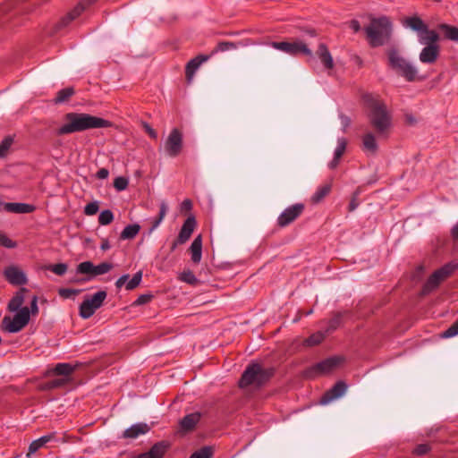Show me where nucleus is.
<instances>
[{"label": "nucleus", "mask_w": 458, "mask_h": 458, "mask_svg": "<svg viewBox=\"0 0 458 458\" xmlns=\"http://www.w3.org/2000/svg\"><path fill=\"white\" fill-rule=\"evenodd\" d=\"M114 220V215L111 210L106 209L103 210L98 216V223L101 225H107L112 223Z\"/></svg>", "instance_id": "79ce46f5"}, {"label": "nucleus", "mask_w": 458, "mask_h": 458, "mask_svg": "<svg viewBox=\"0 0 458 458\" xmlns=\"http://www.w3.org/2000/svg\"><path fill=\"white\" fill-rule=\"evenodd\" d=\"M167 445L164 442L155 444L148 452L150 458H162L166 451Z\"/></svg>", "instance_id": "2f4dec72"}, {"label": "nucleus", "mask_w": 458, "mask_h": 458, "mask_svg": "<svg viewBox=\"0 0 458 458\" xmlns=\"http://www.w3.org/2000/svg\"><path fill=\"white\" fill-rule=\"evenodd\" d=\"M28 292V290L24 287H21L14 296L11 299L8 303V310L12 312L19 311L21 309V305L24 302V293Z\"/></svg>", "instance_id": "393cba45"}, {"label": "nucleus", "mask_w": 458, "mask_h": 458, "mask_svg": "<svg viewBox=\"0 0 458 458\" xmlns=\"http://www.w3.org/2000/svg\"><path fill=\"white\" fill-rule=\"evenodd\" d=\"M363 101L372 127L379 135L386 134L391 126V115L386 105L371 94H365Z\"/></svg>", "instance_id": "f03ea898"}, {"label": "nucleus", "mask_w": 458, "mask_h": 458, "mask_svg": "<svg viewBox=\"0 0 458 458\" xmlns=\"http://www.w3.org/2000/svg\"><path fill=\"white\" fill-rule=\"evenodd\" d=\"M190 252L191 260L195 264H199L202 258V238L198 235L191 244Z\"/></svg>", "instance_id": "5701e85b"}, {"label": "nucleus", "mask_w": 458, "mask_h": 458, "mask_svg": "<svg viewBox=\"0 0 458 458\" xmlns=\"http://www.w3.org/2000/svg\"><path fill=\"white\" fill-rule=\"evenodd\" d=\"M404 25L418 33L419 42L421 45L437 44L439 35L433 30H428L427 24L418 16L409 17Z\"/></svg>", "instance_id": "423d86ee"}, {"label": "nucleus", "mask_w": 458, "mask_h": 458, "mask_svg": "<svg viewBox=\"0 0 458 458\" xmlns=\"http://www.w3.org/2000/svg\"><path fill=\"white\" fill-rule=\"evenodd\" d=\"M149 300H150V296H148V295H140L137 299L136 302L138 304H144V303L148 302Z\"/></svg>", "instance_id": "e2e57ef3"}, {"label": "nucleus", "mask_w": 458, "mask_h": 458, "mask_svg": "<svg viewBox=\"0 0 458 458\" xmlns=\"http://www.w3.org/2000/svg\"><path fill=\"white\" fill-rule=\"evenodd\" d=\"M363 146L366 150H368L371 153L376 152V150L377 148V145L376 138L372 133L369 132L364 135Z\"/></svg>", "instance_id": "f704fd0d"}, {"label": "nucleus", "mask_w": 458, "mask_h": 458, "mask_svg": "<svg viewBox=\"0 0 458 458\" xmlns=\"http://www.w3.org/2000/svg\"><path fill=\"white\" fill-rule=\"evenodd\" d=\"M77 293L76 290L69 289V288H60L58 290V294L63 298H71L72 296Z\"/></svg>", "instance_id": "864d4df0"}, {"label": "nucleus", "mask_w": 458, "mask_h": 458, "mask_svg": "<svg viewBox=\"0 0 458 458\" xmlns=\"http://www.w3.org/2000/svg\"><path fill=\"white\" fill-rule=\"evenodd\" d=\"M140 226L138 224H132L125 226L120 234L123 240L133 239L140 232Z\"/></svg>", "instance_id": "c756f323"}, {"label": "nucleus", "mask_w": 458, "mask_h": 458, "mask_svg": "<svg viewBox=\"0 0 458 458\" xmlns=\"http://www.w3.org/2000/svg\"><path fill=\"white\" fill-rule=\"evenodd\" d=\"M150 430V427L147 423H136L127 428L123 437L124 438L135 439L138 437L148 433Z\"/></svg>", "instance_id": "412c9836"}, {"label": "nucleus", "mask_w": 458, "mask_h": 458, "mask_svg": "<svg viewBox=\"0 0 458 458\" xmlns=\"http://www.w3.org/2000/svg\"><path fill=\"white\" fill-rule=\"evenodd\" d=\"M340 119L344 129L347 128L351 124V119L348 116L342 114Z\"/></svg>", "instance_id": "680f3d73"}, {"label": "nucleus", "mask_w": 458, "mask_h": 458, "mask_svg": "<svg viewBox=\"0 0 458 458\" xmlns=\"http://www.w3.org/2000/svg\"><path fill=\"white\" fill-rule=\"evenodd\" d=\"M4 276L13 285H24L28 283L26 273L18 266L11 265L4 268Z\"/></svg>", "instance_id": "ddd939ff"}, {"label": "nucleus", "mask_w": 458, "mask_h": 458, "mask_svg": "<svg viewBox=\"0 0 458 458\" xmlns=\"http://www.w3.org/2000/svg\"><path fill=\"white\" fill-rule=\"evenodd\" d=\"M430 450V446L428 444L418 445L414 449V454L417 455H424Z\"/></svg>", "instance_id": "603ef678"}, {"label": "nucleus", "mask_w": 458, "mask_h": 458, "mask_svg": "<svg viewBox=\"0 0 458 458\" xmlns=\"http://www.w3.org/2000/svg\"><path fill=\"white\" fill-rule=\"evenodd\" d=\"M210 58L209 55H199L190 60L185 68L186 78L188 81H191L195 72L199 66Z\"/></svg>", "instance_id": "a211bd4d"}, {"label": "nucleus", "mask_w": 458, "mask_h": 458, "mask_svg": "<svg viewBox=\"0 0 458 458\" xmlns=\"http://www.w3.org/2000/svg\"><path fill=\"white\" fill-rule=\"evenodd\" d=\"M111 122L86 113L71 112L64 115V123L57 130L58 135L72 134L90 129L108 128Z\"/></svg>", "instance_id": "f257e3e1"}, {"label": "nucleus", "mask_w": 458, "mask_h": 458, "mask_svg": "<svg viewBox=\"0 0 458 458\" xmlns=\"http://www.w3.org/2000/svg\"><path fill=\"white\" fill-rule=\"evenodd\" d=\"M62 384L63 381L61 379H55L50 383L51 387H57L60 386Z\"/></svg>", "instance_id": "338daca9"}, {"label": "nucleus", "mask_w": 458, "mask_h": 458, "mask_svg": "<svg viewBox=\"0 0 458 458\" xmlns=\"http://www.w3.org/2000/svg\"><path fill=\"white\" fill-rule=\"evenodd\" d=\"M332 189L331 182H326L319 187H318L317 191L313 194L311 199L314 203L320 202L326 196L329 194Z\"/></svg>", "instance_id": "bb28decb"}, {"label": "nucleus", "mask_w": 458, "mask_h": 458, "mask_svg": "<svg viewBox=\"0 0 458 458\" xmlns=\"http://www.w3.org/2000/svg\"><path fill=\"white\" fill-rule=\"evenodd\" d=\"M114 186L118 191H123L128 186V180L124 177H117L114 181Z\"/></svg>", "instance_id": "8fccbe9b"}, {"label": "nucleus", "mask_w": 458, "mask_h": 458, "mask_svg": "<svg viewBox=\"0 0 458 458\" xmlns=\"http://www.w3.org/2000/svg\"><path fill=\"white\" fill-rule=\"evenodd\" d=\"M113 268V265L111 263L103 262L98 266L94 265L93 268V276H100L108 273Z\"/></svg>", "instance_id": "ea45409f"}, {"label": "nucleus", "mask_w": 458, "mask_h": 458, "mask_svg": "<svg viewBox=\"0 0 458 458\" xmlns=\"http://www.w3.org/2000/svg\"><path fill=\"white\" fill-rule=\"evenodd\" d=\"M30 310V315H37L38 313V297L37 296H33L32 297V300L30 301V309H29Z\"/></svg>", "instance_id": "5fc2aeb1"}, {"label": "nucleus", "mask_w": 458, "mask_h": 458, "mask_svg": "<svg viewBox=\"0 0 458 458\" xmlns=\"http://www.w3.org/2000/svg\"><path fill=\"white\" fill-rule=\"evenodd\" d=\"M326 334L327 333H324V332H321V331H318V332L312 334L307 339H305L304 344L307 345V346L317 345V344H320L325 339Z\"/></svg>", "instance_id": "c9c22d12"}, {"label": "nucleus", "mask_w": 458, "mask_h": 458, "mask_svg": "<svg viewBox=\"0 0 458 458\" xmlns=\"http://www.w3.org/2000/svg\"><path fill=\"white\" fill-rule=\"evenodd\" d=\"M98 209H99L98 202V201H93V202L88 203L85 206L84 213L87 216H93V215L97 214Z\"/></svg>", "instance_id": "49530a36"}, {"label": "nucleus", "mask_w": 458, "mask_h": 458, "mask_svg": "<svg viewBox=\"0 0 458 458\" xmlns=\"http://www.w3.org/2000/svg\"><path fill=\"white\" fill-rule=\"evenodd\" d=\"M238 45L234 42L222 41L219 42L216 47L211 51L210 57L218 52H225L236 49Z\"/></svg>", "instance_id": "72a5a7b5"}, {"label": "nucleus", "mask_w": 458, "mask_h": 458, "mask_svg": "<svg viewBox=\"0 0 458 458\" xmlns=\"http://www.w3.org/2000/svg\"><path fill=\"white\" fill-rule=\"evenodd\" d=\"M342 315L336 314L333 318H331L328 322V327L326 333H329L331 331L335 330L341 324Z\"/></svg>", "instance_id": "a18cd8bd"}, {"label": "nucleus", "mask_w": 458, "mask_h": 458, "mask_svg": "<svg viewBox=\"0 0 458 458\" xmlns=\"http://www.w3.org/2000/svg\"><path fill=\"white\" fill-rule=\"evenodd\" d=\"M48 269L51 270L55 275L63 276L67 271V265L64 263H59V264L50 266L48 267Z\"/></svg>", "instance_id": "de8ad7c7"}, {"label": "nucleus", "mask_w": 458, "mask_h": 458, "mask_svg": "<svg viewBox=\"0 0 458 458\" xmlns=\"http://www.w3.org/2000/svg\"><path fill=\"white\" fill-rule=\"evenodd\" d=\"M365 31L372 47L382 46L390 37L391 23L386 17L373 19Z\"/></svg>", "instance_id": "7ed1b4c3"}, {"label": "nucleus", "mask_w": 458, "mask_h": 458, "mask_svg": "<svg viewBox=\"0 0 458 458\" xmlns=\"http://www.w3.org/2000/svg\"><path fill=\"white\" fill-rule=\"evenodd\" d=\"M192 208V202L191 199H186L181 204L182 211H190Z\"/></svg>", "instance_id": "4d7b16f0"}, {"label": "nucleus", "mask_w": 458, "mask_h": 458, "mask_svg": "<svg viewBox=\"0 0 458 458\" xmlns=\"http://www.w3.org/2000/svg\"><path fill=\"white\" fill-rule=\"evenodd\" d=\"M144 128H145V131L146 132H148V134L152 138V139H157V131L150 126L148 125V123H145L144 124Z\"/></svg>", "instance_id": "13d9d810"}, {"label": "nucleus", "mask_w": 458, "mask_h": 458, "mask_svg": "<svg viewBox=\"0 0 458 458\" xmlns=\"http://www.w3.org/2000/svg\"><path fill=\"white\" fill-rule=\"evenodd\" d=\"M179 279L184 283H187L191 285H195L198 284V279L195 276V275L191 270H185L183 271L180 276Z\"/></svg>", "instance_id": "58836bf2"}, {"label": "nucleus", "mask_w": 458, "mask_h": 458, "mask_svg": "<svg viewBox=\"0 0 458 458\" xmlns=\"http://www.w3.org/2000/svg\"><path fill=\"white\" fill-rule=\"evenodd\" d=\"M2 208L6 212L14 214H29L35 210L33 205L18 202H3Z\"/></svg>", "instance_id": "6ab92c4d"}, {"label": "nucleus", "mask_w": 458, "mask_h": 458, "mask_svg": "<svg viewBox=\"0 0 458 458\" xmlns=\"http://www.w3.org/2000/svg\"><path fill=\"white\" fill-rule=\"evenodd\" d=\"M196 227V220L193 216H189L183 223L179 234V242L185 243L190 238L191 233H193Z\"/></svg>", "instance_id": "aec40b11"}, {"label": "nucleus", "mask_w": 458, "mask_h": 458, "mask_svg": "<svg viewBox=\"0 0 458 458\" xmlns=\"http://www.w3.org/2000/svg\"><path fill=\"white\" fill-rule=\"evenodd\" d=\"M389 65L397 73L408 81H413L418 78V69L411 63L403 57L396 49L388 52Z\"/></svg>", "instance_id": "20e7f679"}, {"label": "nucleus", "mask_w": 458, "mask_h": 458, "mask_svg": "<svg viewBox=\"0 0 458 458\" xmlns=\"http://www.w3.org/2000/svg\"><path fill=\"white\" fill-rule=\"evenodd\" d=\"M347 390V385L344 381H338L332 388L327 391L321 397L319 403L326 405L342 397Z\"/></svg>", "instance_id": "dca6fc26"}, {"label": "nucleus", "mask_w": 458, "mask_h": 458, "mask_svg": "<svg viewBox=\"0 0 458 458\" xmlns=\"http://www.w3.org/2000/svg\"><path fill=\"white\" fill-rule=\"evenodd\" d=\"M451 234L454 240H458V223L452 228Z\"/></svg>", "instance_id": "0e129e2a"}, {"label": "nucleus", "mask_w": 458, "mask_h": 458, "mask_svg": "<svg viewBox=\"0 0 458 458\" xmlns=\"http://www.w3.org/2000/svg\"><path fill=\"white\" fill-rule=\"evenodd\" d=\"M269 45L275 49L282 51L291 55H296L300 53L309 56L312 55L311 50L302 41L271 42Z\"/></svg>", "instance_id": "9d476101"}, {"label": "nucleus", "mask_w": 458, "mask_h": 458, "mask_svg": "<svg viewBox=\"0 0 458 458\" xmlns=\"http://www.w3.org/2000/svg\"><path fill=\"white\" fill-rule=\"evenodd\" d=\"M109 172L106 168H101L97 172V177L98 179H106L108 177Z\"/></svg>", "instance_id": "bf43d9fd"}, {"label": "nucleus", "mask_w": 458, "mask_h": 458, "mask_svg": "<svg viewBox=\"0 0 458 458\" xmlns=\"http://www.w3.org/2000/svg\"><path fill=\"white\" fill-rule=\"evenodd\" d=\"M271 374L269 370L264 369L259 364H250L242 375L239 386L242 388L250 386H259L271 377Z\"/></svg>", "instance_id": "39448f33"}, {"label": "nucleus", "mask_w": 458, "mask_h": 458, "mask_svg": "<svg viewBox=\"0 0 458 458\" xmlns=\"http://www.w3.org/2000/svg\"><path fill=\"white\" fill-rule=\"evenodd\" d=\"M129 279V275H123L121 277H119L115 283V286L117 288L123 287L124 284L126 285Z\"/></svg>", "instance_id": "6e6d98bb"}, {"label": "nucleus", "mask_w": 458, "mask_h": 458, "mask_svg": "<svg viewBox=\"0 0 458 458\" xmlns=\"http://www.w3.org/2000/svg\"><path fill=\"white\" fill-rule=\"evenodd\" d=\"M439 30L444 32V36L445 38L458 42V28L454 26H451L445 23H442L438 26Z\"/></svg>", "instance_id": "cd10ccee"}, {"label": "nucleus", "mask_w": 458, "mask_h": 458, "mask_svg": "<svg viewBox=\"0 0 458 458\" xmlns=\"http://www.w3.org/2000/svg\"><path fill=\"white\" fill-rule=\"evenodd\" d=\"M182 148V132L174 128L169 133L165 142V153L171 157H177Z\"/></svg>", "instance_id": "9b49d317"}, {"label": "nucleus", "mask_w": 458, "mask_h": 458, "mask_svg": "<svg viewBox=\"0 0 458 458\" xmlns=\"http://www.w3.org/2000/svg\"><path fill=\"white\" fill-rule=\"evenodd\" d=\"M30 322V310L28 307L21 308L13 318L4 317L3 318V328L8 333H18L22 330Z\"/></svg>", "instance_id": "0eeeda50"}, {"label": "nucleus", "mask_w": 458, "mask_h": 458, "mask_svg": "<svg viewBox=\"0 0 458 458\" xmlns=\"http://www.w3.org/2000/svg\"><path fill=\"white\" fill-rule=\"evenodd\" d=\"M94 264L90 261H84L78 265L77 272L79 274L93 276Z\"/></svg>", "instance_id": "a19ab883"}, {"label": "nucleus", "mask_w": 458, "mask_h": 458, "mask_svg": "<svg viewBox=\"0 0 458 458\" xmlns=\"http://www.w3.org/2000/svg\"><path fill=\"white\" fill-rule=\"evenodd\" d=\"M304 208L302 203H296L286 208L278 216L277 225L280 227L287 226L302 214Z\"/></svg>", "instance_id": "f8f14e48"}, {"label": "nucleus", "mask_w": 458, "mask_h": 458, "mask_svg": "<svg viewBox=\"0 0 458 458\" xmlns=\"http://www.w3.org/2000/svg\"><path fill=\"white\" fill-rule=\"evenodd\" d=\"M167 211H168L167 203L165 200L161 201L158 216L153 220L152 226L149 229V233H151L153 231H155L160 225V224L164 220L165 216H166Z\"/></svg>", "instance_id": "c85d7f7f"}, {"label": "nucleus", "mask_w": 458, "mask_h": 458, "mask_svg": "<svg viewBox=\"0 0 458 458\" xmlns=\"http://www.w3.org/2000/svg\"><path fill=\"white\" fill-rule=\"evenodd\" d=\"M213 455V448L211 446H204L194 452L190 458H211Z\"/></svg>", "instance_id": "4c0bfd02"}, {"label": "nucleus", "mask_w": 458, "mask_h": 458, "mask_svg": "<svg viewBox=\"0 0 458 458\" xmlns=\"http://www.w3.org/2000/svg\"><path fill=\"white\" fill-rule=\"evenodd\" d=\"M0 244L5 248H15L16 242L12 241L5 233L0 232Z\"/></svg>", "instance_id": "09e8293b"}, {"label": "nucleus", "mask_w": 458, "mask_h": 458, "mask_svg": "<svg viewBox=\"0 0 458 458\" xmlns=\"http://www.w3.org/2000/svg\"><path fill=\"white\" fill-rule=\"evenodd\" d=\"M95 0H85L79 3L70 13H68L61 21L56 24V30H60L67 27L70 22L78 18L85 9L89 6Z\"/></svg>", "instance_id": "4468645a"}, {"label": "nucleus", "mask_w": 458, "mask_h": 458, "mask_svg": "<svg viewBox=\"0 0 458 458\" xmlns=\"http://www.w3.org/2000/svg\"><path fill=\"white\" fill-rule=\"evenodd\" d=\"M13 140L11 138H5L0 144V157H4L9 148L11 147Z\"/></svg>", "instance_id": "3c124183"}, {"label": "nucleus", "mask_w": 458, "mask_h": 458, "mask_svg": "<svg viewBox=\"0 0 458 458\" xmlns=\"http://www.w3.org/2000/svg\"><path fill=\"white\" fill-rule=\"evenodd\" d=\"M141 278H142V272L141 271L137 272L136 274L133 275V276L131 280L128 279L125 288L127 290H133L140 284V283L141 282Z\"/></svg>", "instance_id": "37998d69"}, {"label": "nucleus", "mask_w": 458, "mask_h": 458, "mask_svg": "<svg viewBox=\"0 0 458 458\" xmlns=\"http://www.w3.org/2000/svg\"><path fill=\"white\" fill-rule=\"evenodd\" d=\"M201 417L199 412H193L184 416L180 421V428L182 431H191L198 424Z\"/></svg>", "instance_id": "4be33fe9"}, {"label": "nucleus", "mask_w": 458, "mask_h": 458, "mask_svg": "<svg viewBox=\"0 0 458 458\" xmlns=\"http://www.w3.org/2000/svg\"><path fill=\"white\" fill-rule=\"evenodd\" d=\"M100 249L102 250H107L110 249V244H109V242L107 240H103L102 241V243H101V246H100Z\"/></svg>", "instance_id": "69168bd1"}, {"label": "nucleus", "mask_w": 458, "mask_h": 458, "mask_svg": "<svg viewBox=\"0 0 458 458\" xmlns=\"http://www.w3.org/2000/svg\"><path fill=\"white\" fill-rule=\"evenodd\" d=\"M358 204L356 203L355 199H352L351 202H350V205H349V210L350 211H353L356 208H357Z\"/></svg>", "instance_id": "774afa93"}, {"label": "nucleus", "mask_w": 458, "mask_h": 458, "mask_svg": "<svg viewBox=\"0 0 458 458\" xmlns=\"http://www.w3.org/2000/svg\"><path fill=\"white\" fill-rule=\"evenodd\" d=\"M458 335V319L441 334L443 338H450Z\"/></svg>", "instance_id": "c03bdc74"}, {"label": "nucleus", "mask_w": 458, "mask_h": 458, "mask_svg": "<svg viewBox=\"0 0 458 458\" xmlns=\"http://www.w3.org/2000/svg\"><path fill=\"white\" fill-rule=\"evenodd\" d=\"M439 55L440 47L437 44H428L420 51L419 59L422 64H432L437 62Z\"/></svg>", "instance_id": "f3484780"}, {"label": "nucleus", "mask_w": 458, "mask_h": 458, "mask_svg": "<svg viewBox=\"0 0 458 458\" xmlns=\"http://www.w3.org/2000/svg\"><path fill=\"white\" fill-rule=\"evenodd\" d=\"M77 366H73L71 363H58L52 369V372L55 375L70 376L76 369Z\"/></svg>", "instance_id": "7c9ffc66"}, {"label": "nucleus", "mask_w": 458, "mask_h": 458, "mask_svg": "<svg viewBox=\"0 0 458 458\" xmlns=\"http://www.w3.org/2000/svg\"><path fill=\"white\" fill-rule=\"evenodd\" d=\"M74 94L73 88H65L59 90L55 98V103H64L67 101Z\"/></svg>", "instance_id": "e433bc0d"}, {"label": "nucleus", "mask_w": 458, "mask_h": 458, "mask_svg": "<svg viewBox=\"0 0 458 458\" xmlns=\"http://www.w3.org/2000/svg\"><path fill=\"white\" fill-rule=\"evenodd\" d=\"M346 146H347V140L344 138H339L337 140V146L334 152V158L328 164L329 168L335 169L338 165L342 156L345 152Z\"/></svg>", "instance_id": "b1692460"}, {"label": "nucleus", "mask_w": 458, "mask_h": 458, "mask_svg": "<svg viewBox=\"0 0 458 458\" xmlns=\"http://www.w3.org/2000/svg\"><path fill=\"white\" fill-rule=\"evenodd\" d=\"M349 26L354 32H358L360 30V25L356 20L351 21Z\"/></svg>", "instance_id": "052dcab7"}, {"label": "nucleus", "mask_w": 458, "mask_h": 458, "mask_svg": "<svg viewBox=\"0 0 458 458\" xmlns=\"http://www.w3.org/2000/svg\"><path fill=\"white\" fill-rule=\"evenodd\" d=\"M342 361L343 359L341 357L327 358L313 366L309 370V373L312 376L327 374L333 371Z\"/></svg>", "instance_id": "2eb2a0df"}, {"label": "nucleus", "mask_w": 458, "mask_h": 458, "mask_svg": "<svg viewBox=\"0 0 458 458\" xmlns=\"http://www.w3.org/2000/svg\"><path fill=\"white\" fill-rule=\"evenodd\" d=\"M106 295V291H98L92 296L86 297L80 305V316L82 318H89L102 306Z\"/></svg>", "instance_id": "1a4fd4ad"}, {"label": "nucleus", "mask_w": 458, "mask_h": 458, "mask_svg": "<svg viewBox=\"0 0 458 458\" xmlns=\"http://www.w3.org/2000/svg\"><path fill=\"white\" fill-rule=\"evenodd\" d=\"M50 439H51L50 436H43V437H39L38 439L32 441L29 446V453L27 455L30 456V454L36 453L38 449H40L47 442H49Z\"/></svg>", "instance_id": "473e14b6"}, {"label": "nucleus", "mask_w": 458, "mask_h": 458, "mask_svg": "<svg viewBox=\"0 0 458 458\" xmlns=\"http://www.w3.org/2000/svg\"><path fill=\"white\" fill-rule=\"evenodd\" d=\"M458 268L456 263H447L439 269L436 270L427 280L423 287L425 293H429L436 289L444 280H445L452 273Z\"/></svg>", "instance_id": "6e6552de"}, {"label": "nucleus", "mask_w": 458, "mask_h": 458, "mask_svg": "<svg viewBox=\"0 0 458 458\" xmlns=\"http://www.w3.org/2000/svg\"><path fill=\"white\" fill-rule=\"evenodd\" d=\"M317 55H318L320 61L324 64L325 68L332 69L334 67L333 57L325 44L321 43L318 46Z\"/></svg>", "instance_id": "a878e982"}]
</instances>
